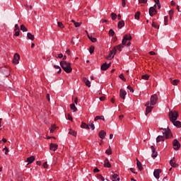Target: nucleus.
<instances>
[{"label": "nucleus", "mask_w": 181, "mask_h": 181, "mask_svg": "<svg viewBox=\"0 0 181 181\" xmlns=\"http://www.w3.org/2000/svg\"><path fill=\"white\" fill-rule=\"evenodd\" d=\"M60 66L66 73H71V71H73V69L71 68V64H70V62H67L66 61H61Z\"/></svg>", "instance_id": "nucleus-1"}, {"label": "nucleus", "mask_w": 181, "mask_h": 181, "mask_svg": "<svg viewBox=\"0 0 181 181\" xmlns=\"http://www.w3.org/2000/svg\"><path fill=\"white\" fill-rule=\"evenodd\" d=\"M129 40H132V36H131L130 34H126L123 37L122 45L129 47V46H131V42H129Z\"/></svg>", "instance_id": "nucleus-2"}, {"label": "nucleus", "mask_w": 181, "mask_h": 181, "mask_svg": "<svg viewBox=\"0 0 181 181\" xmlns=\"http://www.w3.org/2000/svg\"><path fill=\"white\" fill-rule=\"evenodd\" d=\"M178 117H179V113L176 110L171 111L169 113V118L171 122L173 121H177Z\"/></svg>", "instance_id": "nucleus-3"}, {"label": "nucleus", "mask_w": 181, "mask_h": 181, "mask_svg": "<svg viewBox=\"0 0 181 181\" xmlns=\"http://www.w3.org/2000/svg\"><path fill=\"white\" fill-rule=\"evenodd\" d=\"M160 131H162L163 134L164 135V136H165L166 139H169V138H172V133L170 132V129H163V128H160Z\"/></svg>", "instance_id": "nucleus-4"}, {"label": "nucleus", "mask_w": 181, "mask_h": 181, "mask_svg": "<svg viewBox=\"0 0 181 181\" xmlns=\"http://www.w3.org/2000/svg\"><path fill=\"white\" fill-rule=\"evenodd\" d=\"M146 115H148V114L153 110V105H151V103L148 101L146 104Z\"/></svg>", "instance_id": "nucleus-5"}, {"label": "nucleus", "mask_w": 181, "mask_h": 181, "mask_svg": "<svg viewBox=\"0 0 181 181\" xmlns=\"http://www.w3.org/2000/svg\"><path fill=\"white\" fill-rule=\"evenodd\" d=\"M149 103H150V105H156V103H158V95L154 94L151 95Z\"/></svg>", "instance_id": "nucleus-6"}, {"label": "nucleus", "mask_w": 181, "mask_h": 181, "mask_svg": "<svg viewBox=\"0 0 181 181\" xmlns=\"http://www.w3.org/2000/svg\"><path fill=\"white\" fill-rule=\"evenodd\" d=\"M21 59V55L19 54L16 53L13 55V59L12 60L13 64H19V60Z\"/></svg>", "instance_id": "nucleus-7"}, {"label": "nucleus", "mask_w": 181, "mask_h": 181, "mask_svg": "<svg viewBox=\"0 0 181 181\" xmlns=\"http://www.w3.org/2000/svg\"><path fill=\"white\" fill-rule=\"evenodd\" d=\"M173 148L175 151H179L180 149V143H179V141L177 139H174L173 141Z\"/></svg>", "instance_id": "nucleus-8"}, {"label": "nucleus", "mask_w": 181, "mask_h": 181, "mask_svg": "<svg viewBox=\"0 0 181 181\" xmlns=\"http://www.w3.org/2000/svg\"><path fill=\"white\" fill-rule=\"evenodd\" d=\"M117 52H115V49H112L110 52V53H109V54L107 56V57H106V59H107V60H111L112 59H114V57L115 56V54H116Z\"/></svg>", "instance_id": "nucleus-9"}, {"label": "nucleus", "mask_w": 181, "mask_h": 181, "mask_svg": "<svg viewBox=\"0 0 181 181\" xmlns=\"http://www.w3.org/2000/svg\"><path fill=\"white\" fill-rule=\"evenodd\" d=\"M57 149H59V145H57L56 144H53V143H51L49 144V150L50 151H53V152H56V151H57Z\"/></svg>", "instance_id": "nucleus-10"}, {"label": "nucleus", "mask_w": 181, "mask_h": 181, "mask_svg": "<svg viewBox=\"0 0 181 181\" xmlns=\"http://www.w3.org/2000/svg\"><path fill=\"white\" fill-rule=\"evenodd\" d=\"M160 173H162V170L160 169H156L153 172V176L156 179H159Z\"/></svg>", "instance_id": "nucleus-11"}, {"label": "nucleus", "mask_w": 181, "mask_h": 181, "mask_svg": "<svg viewBox=\"0 0 181 181\" xmlns=\"http://www.w3.org/2000/svg\"><path fill=\"white\" fill-rule=\"evenodd\" d=\"M2 73L6 77H8L11 75V69L9 68H4L2 69Z\"/></svg>", "instance_id": "nucleus-12"}, {"label": "nucleus", "mask_w": 181, "mask_h": 181, "mask_svg": "<svg viewBox=\"0 0 181 181\" xmlns=\"http://www.w3.org/2000/svg\"><path fill=\"white\" fill-rule=\"evenodd\" d=\"M124 46L122 44H119L117 46H115L113 48V50H115V52L117 53V51L119 50V52H122V49H124Z\"/></svg>", "instance_id": "nucleus-13"}, {"label": "nucleus", "mask_w": 181, "mask_h": 181, "mask_svg": "<svg viewBox=\"0 0 181 181\" xmlns=\"http://www.w3.org/2000/svg\"><path fill=\"white\" fill-rule=\"evenodd\" d=\"M149 15L150 16H154V15H156V9L155 8V7H150L149 8Z\"/></svg>", "instance_id": "nucleus-14"}, {"label": "nucleus", "mask_w": 181, "mask_h": 181, "mask_svg": "<svg viewBox=\"0 0 181 181\" xmlns=\"http://www.w3.org/2000/svg\"><path fill=\"white\" fill-rule=\"evenodd\" d=\"M110 67H111V64H107V63H104L100 69L103 71H105V70H108V69H110Z\"/></svg>", "instance_id": "nucleus-15"}, {"label": "nucleus", "mask_w": 181, "mask_h": 181, "mask_svg": "<svg viewBox=\"0 0 181 181\" xmlns=\"http://www.w3.org/2000/svg\"><path fill=\"white\" fill-rule=\"evenodd\" d=\"M125 95H127V91L123 89H120V91H119L120 98H122V100H125Z\"/></svg>", "instance_id": "nucleus-16"}, {"label": "nucleus", "mask_w": 181, "mask_h": 181, "mask_svg": "<svg viewBox=\"0 0 181 181\" xmlns=\"http://www.w3.org/2000/svg\"><path fill=\"white\" fill-rule=\"evenodd\" d=\"M99 138H100V139H104L107 135V132H105V131L104 130H101L99 134Z\"/></svg>", "instance_id": "nucleus-17"}, {"label": "nucleus", "mask_w": 181, "mask_h": 181, "mask_svg": "<svg viewBox=\"0 0 181 181\" xmlns=\"http://www.w3.org/2000/svg\"><path fill=\"white\" fill-rule=\"evenodd\" d=\"M83 81L87 87H89V88L91 87V82H90V81L88 79H87V78L83 77Z\"/></svg>", "instance_id": "nucleus-18"}, {"label": "nucleus", "mask_w": 181, "mask_h": 181, "mask_svg": "<svg viewBox=\"0 0 181 181\" xmlns=\"http://www.w3.org/2000/svg\"><path fill=\"white\" fill-rule=\"evenodd\" d=\"M26 162H28V165H30V163H33V162H35V156H32L30 157H28L27 158Z\"/></svg>", "instance_id": "nucleus-19"}, {"label": "nucleus", "mask_w": 181, "mask_h": 181, "mask_svg": "<svg viewBox=\"0 0 181 181\" xmlns=\"http://www.w3.org/2000/svg\"><path fill=\"white\" fill-rule=\"evenodd\" d=\"M170 165L172 166V168H177L178 165L176 163V161L175 160V158L173 159L170 160Z\"/></svg>", "instance_id": "nucleus-20"}, {"label": "nucleus", "mask_w": 181, "mask_h": 181, "mask_svg": "<svg viewBox=\"0 0 181 181\" xmlns=\"http://www.w3.org/2000/svg\"><path fill=\"white\" fill-rule=\"evenodd\" d=\"M136 165L139 170H144V168L142 167V163H141V161H139L138 158H136Z\"/></svg>", "instance_id": "nucleus-21"}, {"label": "nucleus", "mask_w": 181, "mask_h": 181, "mask_svg": "<svg viewBox=\"0 0 181 181\" xmlns=\"http://www.w3.org/2000/svg\"><path fill=\"white\" fill-rule=\"evenodd\" d=\"M172 122H173V125L175 127H177V128H181V122H180V121L175 120V121H173Z\"/></svg>", "instance_id": "nucleus-22"}, {"label": "nucleus", "mask_w": 181, "mask_h": 181, "mask_svg": "<svg viewBox=\"0 0 181 181\" xmlns=\"http://www.w3.org/2000/svg\"><path fill=\"white\" fill-rule=\"evenodd\" d=\"M117 26H118L119 29H122V28H124V26H125V22H124V21H119Z\"/></svg>", "instance_id": "nucleus-23"}, {"label": "nucleus", "mask_w": 181, "mask_h": 181, "mask_svg": "<svg viewBox=\"0 0 181 181\" xmlns=\"http://www.w3.org/2000/svg\"><path fill=\"white\" fill-rule=\"evenodd\" d=\"M70 108L73 111V112H77V107L74 103H71L70 105Z\"/></svg>", "instance_id": "nucleus-24"}, {"label": "nucleus", "mask_w": 181, "mask_h": 181, "mask_svg": "<svg viewBox=\"0 0 181 181\" xmlns=\"http://www.w3.org/2000/svg\"><path fill=\"white\" fill-rule=\"evenodd\" d=\"M105 168H111V164L110 163V160L108 159H105L104 161Z\"/></svg>", "instance_id": "nucleus-25"}, {"label": "nucleus", "mask_w": 181, "mask_h": 181, "mask_svg": "<svg viewBox=\"0 0 181 181\" xmlns=\"http://www.w3.org/2000/svg\"><path fill=\"white\" fill-rule=\"evenodd\" d=\"M112 181H119V175L117 174H113Z\"/></svg>", "instance_id": "nucleus-26"}, {"label": "nucleus", "mask_w": 181, "mask_h": 181, "mask_svg": "<svg viewBox=\"0 0 181 181\" xmlns=\"http://www.w3.org/2000/svg\"><path fill=\"white\" fill-rule=\"evenodd\" d=\"M27 37L30 39V40H35V35H32L30 33H27Z\"/></svg>", "instance_id": "nucleus-27"}, {"label": "nucleus", "mask_w": 181, "mask_h": 181, "mask_svg": "<svg viewBox=\"0 0 181 181\" xmlns=\"http://www.w3.org/2000/svg\"><path fill=\"white\" fill-rule=\"evenodd\" d=\"M69 135H72V136H77V132L71 129H69Z\"/></svg>", "instance_id": "nucleus-28"}, {"label": "nucleus", "mask_w": 181, "mask_h": 181, "mask_svg": "<svg viewBox=\"0 0 181 181\" xmlns=\"http://www.w3.org/2000/svg\"><path fill=\"white\" fill-rule=\"evenodd\" d=\"M88 37L93 43H95V42H97V38L93 37L92 35H88Z\"/></svg>", "instance_id": "nucleus-29"}, {"label": "nucleus", "mask_w": 181, "mask_h": 181, "mask_svg": "<svg viewBox=\"0 0 181 181\" xmlns=\"http://www.w3.org/2000/svg\"><path fill=\"white\" fill-rule=\"evenodd\" d=\"M81 128H84L85 129H90V127H88V124H87L86 123L83 122L81 125Z\"/></svg>", "instance_id": "nucleus-30"}, {"label": "nucleus", "mask_w": 181, "mask_h": 181, "mask_svg": "<svg viewBox=\"0 0 181 181\" xmlns=\"http://www.w3.org/2000/svg\"><path fill=\"white\" fill-rule=\"evenodd\" d=\"M140 16H141V12L137 11L134 15V19H136V21H139Z\"/></svg>", "instance_id": "nucleus-31"}, {"label": "nucleus", "mask_w": 181, "mask_h": 181, "mask_svg": "<svg viewBox=\"0 0 181 181\" xmlns=\"http://www.w3.org/2000/svg\"><path fill=\"white\" fill-rule=\"evenodd\" d=\"M160 141H165V138L163 136H158L157 138H156V142L157 144L160 142Z\"/></svg>", "instance_id": "nucleus-32"}, {"label": "nucleus", "mask_w": 181, "mask_h": 181, "mask_svg": "<svg viewBox=\"0 0 181 181\" xmlns=\"http://www.w3.org/2000/svg\"><path fill=\"white\" fill-rule=\"evenodd\" d=\"M98 119H102V121H105L104 116H96L94 119V121H98Z\"/></svg>", "instance_id": "nucleus-33"}, {"label": "nucleus", "mask_w": 181, "mask_h": 181, "mask_svg": "<svg viewBox=\"0 0 181 181\" xmlns=\"http://www.w3.org/2000/svg\"><path fill=\"white\" fill-rule=\"evenodd\" d=\"M88 128L90 129V128L92 129V131H94L95 129V126H94V123H91L90 122L88 124Z\"/></svg>", "instance_id": "nucleus-34"}, {"label": "nucleus", "mask_w": 181, "mask_h": 181, "mask_svg": "<svg viewBox=\"0 0 181 181\" xmlns=\"http://www.w3.org/2000/svg\"><path fill=\"white\" fill-rule=\"evenodd\" d=\"M105 153L107 155H112V150L111 149V146H110L109 148L105 151Z\"/></svg>", "instance_id": "nucleus-35"}, {"label": "nucleus", "mask_w": 181, "mask_h": 181, "mask_svg": "<svg viewBox=\"0 0 181 181\" xmlns=\"http://www.w3.org/2000/svg\"><path fill=\"white\" fill-rule=\"evenodd\" d=\"M54 67L59 70L57 71L58 74H60V73H62V68H60V66H59V65H54Z\"/></svg>", "instance_id": "nucleus-36"}, {"label": "nucleus", "mask_w": 181, "mask_h": 181, "mask_svg": "<svg viewBox=\"0 0 181 181\" xmlns=\"http://www.w3.org/2000/svg\"><path fill=\"white\" fill-rule=\"evenodd\" d=\"M21 30H22V32H28V28H26L25 25H21Z\"/></svg>", "instance_id": "nucleus-37"}, {"label": "nucleus", "mask_w": 181, "mask_h": 181, "mask_svg": "<svg viewBox=\"0 0 181 181\" xmlns=\"http://www.w3.org/2000/svg\"><path fill=\"white\" fill-rule=\"evenodd\" d=\"M171 83H172L173 86H177V84H179V80L175 79V80L172 81Z\"/></svg>", "instance_id": "nucleus-38"}, {"label": "nucleus", "mask_w": 181, "mask_h": 181, "mask_svg": "<svg viewBox=\"0 0 181 181\" xmlns=\"http://www.w3.org/2000/svg\"><path fill=\"white\" fill-rule=\"evenodd\" d=\"M94 49H95L94 46L91 45L89 48V53H90V54H93L94 53Z\"/></svg>", "instance_id": "nucleus-39"}, {"label": "nucleus", "mask_w": 181, "mask_h": 181, "mask_svg": "<svg viewBox=\"0 0 181 181\" xmlns=\"http://www.w3.org/2000/svg\"><path fill=\"white\" fill-rule=\"evenodd\" d=\"M168 13L170 15V19H172V18H173V13H175V11L173 9H171L169 11Z\"/></svg>", "instance_id": "nucleus-40"}, {"label": "nucleus", "mask_w": 181, "mask_h": 181, "mask_svg": "<svg viewBox=\"0 0 181 181\" xmlns=\"http://www.w3.org/2000/svg\"><path fill=\"white\" fill-rule=\"evenodd\" d=\"M141 78H142L143 80H149V75H148V74L143 75V76H141Z\"/></svg>", "instance_id": "nucleus-41"}, {"label": "nucleus", "mask_w": 181, "mask_h": 181, "mask_svg": "<svg viewBox=\"0 0 181 181\" xmlns=\"http://www.w3.org/2000/svg\"><path fill=\"white\" fill-rule=\"evenodd\" d=\"M14 32H15L14 36L18 37L20 35L21 30H19V29L14 30Z\"/></svg>", "instance_id": "nucleus-42"}, {"label": "nucleus", "mask_w": 181, "mask_h": 181, "mask_svg": "<svg viewBox=\"0 0 181 181\" xmlns=\"http://www.w3.org/2000/svg\"><path fill=\"white\" fill-rule=\"evenodd\" d=\"M119 78L121 80H122L123 81H127V78H125V76H124V74H121L119 76Z\"/></svg>", "instance_id": "nucleus-43"}, {"label": "nucleus", "mask_w": 181, "mask_h": 181, "mask_svg": "<svg viewBox=\"0 0 181 181\" xmlns=\"http://www.w3.org/2000/svg\"><path fill=\"white\" fill-rule=\"evenodd\" d=\"M111 16H112V21H115V19H117V13H111Z\"/></svg>", "instance_id": "nucleus-44"}, {"label": "nucleus", "mask_w": 181, "mask_h": 181, "mask_svg": "<svg viewBox=\"0 0 181 181\" xmlns=\"http://www.w3.org/2000/svg\"><path fill=\"white\" fill-rule=\"evenodd\" d=\"M57 25H58L59 28H60L61 29H64V25H63V23H62V22H58V23H57Z\"/></svg>", "instance_id": "nucleus-45"}, {"label": "nucleus", "mask_w": 181, "mask_h": 181, "mask_svg": "<svg viewBox=\"0 0 181 181\" xmlns=\"http://www.w3.org/2000/svg\"><path fill=\"white\" fill-rule=\"evenodd\" d=\"M168 16H165L164 17V25L166 26V25H168Z\"/></svg>", "instance_id": "nucleus-46"}, {"label": "nucleus", "mask_w": 181, "mask_h": 181, "mask_svg": "<svg viewBox=\"0 0 181 181\" xmlns=\"http://www.w3.org/2000/svg\"><path fill=\"white\" fill-rule=\"evenodd\" d=\"M151 26L153 28H155V29H159V25H156V23H155V22L152 23Z\"/></svg>", "instance_id": "nucleus-47"}, {"label": "nucleus", "mask_w": 181, "mask_h": 181, "mask_svg": "<svg viewBox=\"0 0 181 181\" xmlns=\"http://www.w3.org/2000/svg\"><path fill=\"white\" fill-rule=\"evenodd\" d=\"M109 35H110V36H114V35H115V32L113 31L112 29H110V30H109Z\"/></svg>", "instance_id": "nucleus-48"}, {"label": "nucleus", "mask_w": 181, "mask_h": 181, "mask_svg": "<svg viewBox=\"0 0 181 181\" xmlns=\"http://www.w3.org/2000/svg\"><path fill=\"white\" fill-rule=\"evenodd\" d=\"M74 25L75 28H80V26H81V23L78 22H75Z\"/></svg>", "instance_id": "nucleus-49"}, {"label": "nucleus", "mask_w": 181, "mask_h": 181, "mask_svg": "<svg viewBox=\"0 0 181 181\" xmlns=\"http://www.w3.org/2000/svg\"><path fill=\"white\" fill-rule=\"evenodd\" d=\"M158 156V151H155L154 153H152L151 158H156Z\"/></svg>", "instance_id": "nucleus-50"}, {"label": "nucleus", "mask_w": 181, "mask_h": 181, "mask_svg": "<svg viewBox=\"0 0 181 181\" xmlns=\"http://www.w3.org/2000/svg\"><path fill=\"white\" fill-rule=\"evenodd\" d=\"M127 90H129L130 93H134V88L129 85L127 86Z\"/></svg>", "instance_id": "nucleus-51"}, {"label": "nucleus", "mask_w": 181, "mask_h": 181, "mask_svg": "<svg viewBox=\"0 0 181 181\" xmlns=\"http://www.w3.org/2000/svg\"><path fill=\"white\" fill-rule=\"evenodd\" d=\"M98 178L100 179V180H102V181H105V179L101 175H98Z\"/></svg>", "instance_id": "nucleus-52"}, {"label": "nucleus", "mask_w": 181, "mask_h": 181, "mask_svg": "<svg viewBox=\"0 0 181 181\" xmlns=\"http://www.w3.org/2000/svg\"><path fill=\"white\" fill-rule=\"evenodd\" d=\"M148 0H139V4H147Z\"/></svg>", "instance_id": "nucleus-53"}, {"label": "nucleus", "mask_w": 181, "mask_h": 181, "mask_svg": "<svg viewBox=\"0 0 181 181\" xmlns=\"http://www.w3.org/2000/svg\"><path fill=\"white\" fill-rule=\"evenodd\" d=\"M122 5L123 8H125V6L127 5L126 0H122Z\"/></svg>", "instance_id": "nucleus-54"}, {"label": "nucleus", "mask_w": 181, "mask_h": 181, "mask_svg": "<svg viewBox=\"0 0 181 181\" xmlns=\"http://www.w3.org/2000/svg\"><path fill=\"white\" fill-rule=\"evenodd\" d=\"M151 149L152 151V153H153L154 152H156V149L155 148V146H151Z\"/></svg>", "instance_id": "nucleus-55"}, {"label": "nucleus", "mask_w": 181, "mask_h": 181, "mask_svg": "<svg viewBox=\"0 0 181 181\" xmlns=\"http://www.w3.org/2000/svg\"><path fill=\"white\" fill-rule=\"evenodd\" d=\"M42 166L45 169H47V162H45L43 164H42Z\"/></svg>", "instance_id": "nucleus-56"}, {"label": "nucleus", "mask_w": 181, "mask_h": 181, "mask_svg": "<svg viewBox=\"0 0 181 181\" xmlns=\"http://www.w3.org/2000/svg\"><path fill=\"white\" fill-rule=\"evenodd\" d=\"M4 151H6L5 155H8V152H9V150L7 148L6 146L4 147Z\"/></svg>", "instance_id": "nucleus-57"}, {"label": "nucleus", "mask_w": 181, "mask_h": 181, "mask_svg": "<svg viewBox=\"0 0 181 181\" xmlns=\"http://www.w3.org/2000/svg\"><path fill=\"white\" fill-rule=\"evenodd\" d=\"M67 117H68V119H69V121H73V117H71V115H70V114H69V115H67Z\"/></svg>", "instance_id": "nucleus-58"}, {"label": "nucleus", "mask_w": 181, "mask_h": 181, "mask_svg": "<svg viewBox=\"0 0 181 181\" xmlns=\"http://www.w3.org/2000/svg\"><path fill=\"white\" fill-rule=\"evenodd\" d=\"M149 54H151V56H155V54H156V53L153 51L149 52Z\"/></svg>", "instance_id": "nucleus-59"}, {"label": "nucleus", "mask_w": 181, "mask_h": 181, "mask_svg": "<svg viewBox=\"0 0 181 181\" xmlns=\"http://www.w3.org/2000/svg\"><path fill=\"white\" fill-rule=\"evenodd\" d=\"M171 5H172V6H175L176 3L174 1H171Z\"/></svg>", "instance_id": "nucleus-60"}, {"label": "nucleus", "mask_w": 181, "mask_h": 181, "mask_svg": "<svg viewBox=\"0 0 181 181\" xmlns=\"http://www.w3.org/2000/svg\"><path fill=\"white\" fill-rule=\"evenodd\" d=\"M25 8H29L30 9H32L33 7L31 5L25 4Z\"/></svg>", "instance_id": "nucleus-61"}, {"label": "nucleus", "mask_w": 181, "mask_h": 181, "mask_svg": "<svg viewBox=\"0 0 181 181\" xmlns=\"http://www.w3.org/2000/svg\"><path fill=\"white\" fill-rule=\"evenodd\" d=\"M51 129H54H54H56V125H55V124H52V125L51 126Z\"/></svg>", "instance_id": "nucleus-62"}, {"label": "nucleus", "mask_w": 181, "mask_h": 181, "mask_svg": "<svg viewBox=\"0 0 181 181\" xmlns=\"http://www.w3.org/2000/svg\"><path fill=\"white\" fill-rule=\"evenodd\" d=\"M47 100L48 101H50V95L49 94H47Z\"/></svg>", "instance_id": "nucleus-63"}, {"label": "nucleus", "mask_w": 181, "mask_h": 181, "mask_svg": "<svg viewBox=\"0 0 181 181\" xmlns=\"http://www.w3.org/2000/svg\"><path fill=\"white\" fill-rule=\"evenodd\" d=\"M58 57H59V59H62V57H63V54H59V55H58Z\"/></svg>", "instance_id": "nucleus-64"}]
</instances>
